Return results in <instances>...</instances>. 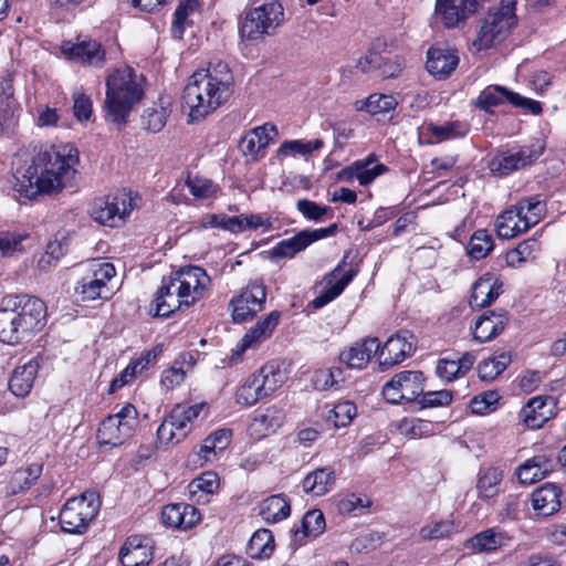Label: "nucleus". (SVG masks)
<instances>
[{"label":"nucleus","instance_id":"obj_10","mask_svg":"<svg viewBox=\"0 0 566 566\" xmlns=\"http://www.w3.org/2000/svg\"><path fill=\"white\" fill-rule=\"evenodd\" d=\"M284 21V10L277 1H269L244 12L239 24L243 42L254 43L271 35Z\"/></svg>","mask_w":566,"mask_h":566},{"label":"nucleus","instance_id":"obj_28","mask_svg":"<svg viewBox=\"0 0 566 566\" xmlns=\"http://www.w3.org/2000/svg\"><path fill=\"white\" fill-rule=\"evenodd\" d=\"M501 293V280L495 274L485 273L473 284L470 305L483 308L492 304Z\"/></svg>","mask_w":566,"mask_h":566},{"label":"nucleus","instance_id":"obj_40","mask_svg":"<svg viewBox=\"0 0 566 566\" xmlns=\"http://www.w3.org/2000/svg\"><path fill=\"white\" fill-rule=\"evenodd\" d=\"M475 356L471 353L463 354L459 359H439L436 373L441 380L453 381L464 376L473 366Z\"/></svg>","mask_w":566,"mask_h":566},{"label":"nucleus","instance_id":"obj_50","mask_svg":"<svg viewBox=\"0 0 566 566\" xmlns=\"http://www.w3.org/2000/svg\"><path fill=\"white\" fill-rule=\"evenodd\" d=\"M439 429L437 423L417 418H405L398 424L401 434L411 439H420L434 434Z\"/></svg>","mask_w":566,"mask_h":566},{"label":"nucleus","instance_id":"obj_49","mask_svg":"<svg viewBox=\"0 0 566 566\" xmlns=\"http://www.w3.org/2000/svg\"><path fill=\"white\" fill-rule=\"evenodd\" d=\"M324 142L319 138L313 140H286L281 144L277 149V159L284 160L285 158L296 156H307L314 150H318L323 147Z\"/></svg>","mask_w":566,"mask_h":566},{"label":"nucleus","instance_id":"obj_12","mask_svg":"<svg viewBox=\"0 0 566 566\" xmlns=\"http://www.w3.org/2000/svg\"><path fill=\"white\" fill-rule=\"evenodd\" d=\"M138 426V412L134 405L125 403L117 412L106 417L99 424V444L116 447L129 439Z\"/></svg>","mask_w":566,"mask_h":566},{"label":"nucleus","instance_id":"obj_57","mask_svg":"<svg viewBox=\"0 0 566 566\" xmlns=\"http://www.w3.org/2000/svg\"><path fill=\"white\" fill-rule=\"evenodd\" d=\"M186 186L195 198L201 200L213 198L219 191L218 185L199 175H188Z\"/></svg>","mask_w":566,"mask_h":566},{"label":"nucleus","instance_id":"obj_32","mask_svg":"<svg viewBox=\"0 0 566 566\" xmlns=\"http://www.w3.org/2000/svg\"><path fill=\"white\" fill-rule=\"evenodd\" d=\"M40 366V360L32 358L14 368L9 380V389L15 397L23 398L30 394Z\"/></svg>","mask_w":566,"mask_h":566},{"label":"nucleus","instance_id":"obj_48","mask_svg":"<svg viewBox=\"0 0 566 566\" xmlns=\"http://www.w3.org/2000/svg\"><path fill=\"white\" fill-rule=\"evenodd\" d=\"M511 90L500 85L486 86L476 97L475 106L488 113H493V108L507 102L510 104Z\"/></svg>","mask_w":566,"mask_h":566},{"label":"nucleus","instance_id":"obj_23","mask_svg":"<svg viewBox=\"0 0 566 566\" xmlns=\"http://www.w3.org/2000/svg\"><path fill=\"white\" fill-rule=\"evenodd\" d=\"M154 542L147 536L133 535L123 544L119 560L123 566H147L154 558Z\"/></svg>","mask_w":566,"mask_h":566},{"label":"nucleus","instance_id":"obj_21","mask_svg":"<svg viewBox=\"0 0 566 566\" xmlns=\"http://www.w3.org/2000/svg\"><path fill=\"white\" fill-rule=\"evenodd\" d=\"M542 154V148L533 149L523 147L517 151H509L495 155L489 163V168L494 175L507 176L511 172L532 165Z\"/></svg>","mask_w":566,"mask_h":566},{"label":"nucleus","instance_id":"obj_34","mask_svg":"<svg viewBox=\"0 0 566 566\" xmlns=\"http://www.w3.org/2000/svg\"><path fill=\"white\" fill-rule=\"evenodd\" d=\"M42 473V464L31 463L17 469L10 475L6 486L0 491L4 496H14L29 490Z\"/></svg>","mask_w":566,"mask_h":566},{"label":"nucleus","instance_id":"obj_54","mask_svg":"<svg viewBox=\"0 0 566 566\" xmlns=\"http://www.w3.org/2000/svg\"><path fill=\"white\" fill-rule=\"evenodd\" d=\"M376 161L377 157L374 154L368 155L364 159L357 160V180L360 186H368L378 176L386 172L387 167Z\"/></svg>","mask_w":566,"mask_h":566},{"label":"nucleus","instance_id":"obj_8","mask_svg":"<svg viewBox=\"0 0 566 566\" xmlns=\"http://www.w3.org/2000/svg\"><path fill=\"white\" fill-rule=\"evenodd\" d=\"M83 274L74 291L82 302L107 301L115 294L116 269L104 259H92L82 265Z\"/></svg>","mask_w":566,"mask_h":566},{"label":"nucleus","instance_id":"obj_14","mask_svg":"<svg viewBox=\"0 0 566 566\" xmlns=\"http://www.w3.org/2000/svg\"><path fill=\"white\" fill-rule=\"evenodd\" d=\"M281 313L272 311L260 318L252 327H250L242 336L237 346L232 349L229 357L230 365H237L242 360L243 354L248 349H255L266 339H269L276 328Z\"/></svg>","mask_w":566,"mask_h":566},{"label":"nucleus","instance_id":"obj_26","mask_svg":"<svg viewBox=\"0 0 566 566\" xmlns=\"http://www.w3.org/2000/svg\"><path fill=\"white\" fill-rule=\"evenodd\" d=\"M511 539L507 532L499 527H491L476 533L465 542L464 546L474 554H489L507 546Z\"/></svg>","mask_w":566,"mask_h":566},{"label":"nucleus","instance_id":"obj_46","mask_svg":"<svg viewBox=\"0 0 566 566\" xmlns=\"http://www.w3.org/2000/svg\"><path fill=\"white\" fill-rule=\"evenodd\" d=\"M291 513L287 500L281 495H272L260 504L259 514L266 523H276L286 518Z\"/></svg>","mask_w":566,"mask_h":566},{"label":"nucleus","instance_id":"obj_31","mask_svg":"<svg viewBox=\"0 0 566 566\" xmlns=\"http://www.w3.org/2000/svg\"><path fill=\"white\" fill-rule=\"evenodd\" d=\"M562 490L554 483H545L531 494L533 510L538 516H549L560 507Z\"/></svg>","mask_w":566,"mask_h":566},{"label":"nucleus","instance_id":"obj_43","mask_svg":"<svg viewBox=\"0 0 566 566\" xmlns=\"http://www.w3.org/2000/svg\"><path fill=\"white\" fill-rule=\"evenodd\" d=\"M426 129L434 138L436 143H441L464 137L470 130V125L467 122L457 119L442 124L430 123L426 126Z\"/></svg>","mask_w":566,"mask_h":566},{"label":"nucleus","instance_id":"obj_19","mask_svg":"<svg viewBox=\"0 0 566 566\" xmlns=\"http://www.w3.org/2000/svg\"><path fill=\"white\" fill-rule=\"evenodd\" d=\"M416 348V338L409 331H399L390 336L378 350L379 365L392 367L409 357Z\"/></svg>","mask_w":566,"mask_h":566},{"label":"nucleus","instance_id":"obj_16","mask_svg":"<svg viewBox=\"0 0 566 566\" xmlns=\"http://www.w3.org/2000/svg\"><path fill=\"white\" fill-rule=\"evenodd\" d=\"M61 51L69 61L82 66L102 69L106 64V49L95 39L85 38L76 42H64Z\"/></svg>","mask_w":566,"mask_h":566},{"label":"nucleus","instance_id":"obj_27","mask_svg":"<svg viewBox=\"0 0 566 566\" xmlns=\"http://www.w3.org/2000/svg\"><path fill=\"white\" fill-rule=\"evenodd\" d=\"M276 137V126L266 123L248 132L241 140V148L245 155L256 158Z\"/></svg>","mask_w":566,"mask_h":566},{"label":"nucleus","instance_id":"obj_62","mask_svg":"<svg viewBox=\"0 0 566 566\" xmlns=\"http://www.w3.org/2000/svg\"><path fill=\"white\" fill-rule=\"evenodd\" d=\"M357 408L350 401H340L329 410L327 421L332 422L335 428H344L348 426L356 416Z\"/></svg>","mask_w":566,"mask_h":566},{"label":"nucleus","instance_id":"obj_2","mask_svg":"<svg viewBox=\"0 0 566 566\" xmlns=\"http://www.w3.org/2000/svg\"><path fill=\"white\" fill-rule=\"evenodd\" d=\"M233 92V76L224 62L197 70L184 90L182 105L190 122H199L223 105Z\"/></svg>","mask_w":566,"mask_h":566},{"label":"nucleus","instance_id":"obj_35","mask_svg":"<svg viewBox=\"0 0 566 566\" xmlns=\"http://www.w3.org/2000/svg\"><path fill=\"white\" fill-rule=\"evenodd\" d=\"M507 323V317L503 313H484L472 327L473 339L479 343H485L503 332Z\"/></svg>","mask_w":566,"mask_h":566},{"label":"nucleus","instance_id":"obj_25","mask_svg":"<svg viewBox=\"0 0 566 566\" xmlns=\"http://www.w3.org/2000/svg\"><path fill=\"white\" fill-rule=\"evenodd\" d=\"M459 64L457 51L447 46H433L427 52V71L434 77L442 80L450 76Z\"/></svg>","mask_w":566,"mask_h":566},{"label":"nucleus","instance_id":"obj_61","mask_svg":"<svg viewBox=\"0 0 566 566\" xmlns=\"http://www.w3.org/2000/svg\"><path fill=\"white\" fill-rule=\"evenodd\" d=\"M29 234L20 232L0 231V256H12L23 251V241Z\"/></svg>","mask_w":566,"mask_h":566},{"label":"nucleus","instance_id":"obj_7","mask_svg":"<svg viewBox=\"0 0 566 566\" xmlns=\"http://www.w3.org/2000/svg\"><path fill=\"white\" fill-rule=\"evenodd\" d=\"M546 213V203L535 195L518 200L500 213L495 220V230L501 239H513L536 226Z\"/></svg>","mask_w":566,"mask_h":566},{"label":"nucleus","instance_id":"obj_29","mask_svg":"<svg viewBox=\"0 0 566 566\" xmlns=\"http://www.w3.org/2000/svg\"><path fill=\"white\" fill-rule=\"evenodd\" d=\"M355 275L356 271L353 269L344 272L340 265L336 266L326 277V287L324 292L312 301V306L314 308H321L334 301L352 282Z\"/></svg>","mask_w":566,"mask_h":566},{"label":"nucleus","instance_id":"obj_37","mask_svg":"<svg viewBox=\"0 0 566 566\" xmlns=\"http://www.w3.org/2000/svg\"><path fill=\"white\" fill-rule=\"evenodd\" d=\"M259 386L265 397L271 396L275 390L281 388L286 379V373L281 364L272 360L264 364L258 371L253 373Z\"/></svg>","mask_w":566,"mask_h":566},{"label":"nucleus","instance_id":"obj_63","mask_svg":"<svg viewBox=\"0 0 566 566\" xmlns=\"http://www.w3.org/2000/svg\"><path fill=\"white\" fill-rule=\"evenodd\" d=\"M19 105L15 99L0 101V129L11 133L18 123Z\"/></svg>","mask_w":566,"mask_h":566},{"label":"nucleus","instance_id":"obj_55","mask_svg":"<svg viewBox=\"0 0 566 566\" xmlns=\"http://www.w3.org/2000/svg\"><path fill=\"white\" fill-rule=\"evenodd\" d=\"M266 398L263 395L255 377L251 374L243 384L237 389L235 402L243 407L255 405L259 400Z\"/></svg>","mask_w":566,"mask_h":566},{"label":"nucleus","instance_id":"obj_38","mask_svg":"<svg viewBox=\"0 0 566 566\" xmlns=\"http://www.w3.org/2000/svg\"><path fill=\"white\" fill-rule=\"evenodd\" d=\"M504 473L495 467L482 468L476 479V495L480 500L488 501L501 492Z\"/></svg>","mask_w":566,"mask_h":566},{"label":"nucleus","instance_id":"obj_58","mask_svg":"<svg viewBox=\"0 0 566 566\" xmlns=\"http://www.w3.org/2000/svg\"><path fill=\"white\" fill-rule=\"evenodd\" d=\"M468 254L475 260L485 258L493 250V239L486 230L475 231L468 243Z\"/></svg>","mask_w":566,"mask_h":566},{"label":"nucleus","instance_id":"obj_17","mask_svg":"<svg viewBox=\"0 0 566 566\" xmlns=\"http://www.w3.org/2000/svg\"><path fill=\"white\" fill-rule=\"evenodd\" d=\"M266 300L265 286L260 282L250 283L230 305L232 307V318L235 323L245 322L264 307Z\"/></svg>","mask_w":566,"mask_h":566},{"label":"nucleus","instance_id":"obj_60","mask_svg":"<svg viewBox=\"0 0 566 566\" xmlns=\"http://www.w3.org/2000/svg\"><path fill=\"white\" fill-rule=\"evenodd\" d=\"M455 532L453 521H436L423 525L419 531V536L423 541L442 539L451 536Z\"/></svg>","mask_w":566,"mask_h":566},{"label":"nucleus","instance_id":"obj_64","mask_svg":"<svg viewBox=\"0 0 566 566\" xmlns=\"http://www.w3.org/2000/svg\"><path fill=\"white\" fill-rule=\"evenodd\" d=\"M371 505L369 497L363 494L347 493L337 502V510L340 514H350L358 510L368 509Z\"/></svg>","mask_w":566,"mask_h":566},{"label":"nucleus","instance_id":"obj_36","mask_svg":"<svg viewBox=\"0 0 566 566\" xmlns=\"http://www.w3.org/2000/svg\"><path fill=\"white\" fill-rule=\"evenodd\" d=\"M552 398H532L520 413L525 426L531 429L541 428L552 417Z\"/></svg>","mask_w":566,"mask_h":566},{"label":"nucleus","instance_id":"obj_20","mask_svg":"<svg viewBox=\"0 0 566 566\" xmlns=\"http://www.w3.org/2000/svg\"><path fill=\"white\" fill-rule=\"evenodd\" d=\"M336 230L333 224L328 228L303 230L292 238L277 242L272 249V256L277 259H292L296 253L305 250L311 243L332 235Z\"/></svg>","mask_w":566,"mask_h":566},{"label":"nucleus","instance_id":"obj_45","mask_svg":"<svg viewBox=\"0 0 566 566\" xmlns=\"http://www.w3.org/2000/svg\"><path fill=\"white\" fill-rule=\"evenodd\" d=\"M397 101L392 95L370 94L367 98L356 101L354 107L356 111H365L370 115H385L395 111Z\"/></svg>","mask_w":566,"mask_h":566},{"label":"nucleus","instance_id":"obj_9","mask_svg":"<svg viewBox=\"0 0 566 566\" xmlns=\"http://www.w3.org/2000/svg\"><path fill=\"white\" fill-rule=\"evenodd\" d=\"M209 413L210 406L205 401L175 406L157 430L158 440L165 444L184 440Z\"/></svg>","mask_w":566,"mask_h":566},{"label":"nucleus","instance_id":"obj_24","mask_svg":"<svg viewBox=\"0 0 566 566\" xmlns=\"http://www.w3.org/2000/svg\"><path fill=\"white\" fill-rule=\"evenodd\" d=\"M285 421L283 408L272 405L258 409L249 424L250 436L255 439L265 438L275 433Z\"/></svg>","mask_w":566,"mask_h":566},{"label":"nucleus","instance_id":"obj_44","mask_svg":"<svg viewBox=\"0 0 566 566\" xmlns=\"http://www.w3.org/2000/svg\"><path fill=\"white\" fill-rule=\"evenodd\" d=\"M549 461L545 455H535L518 467L516 475L523 484H533L546 476Z\"/></svg>","mask_w":566,"mask_h":566},{"label":"nucleus","instance_id":"obj_6","mask_svg":"<svg viewBox=\"0 0 566 566\" xmlns=\"http://www.w3.org/2000/svg\"><path fill=\"white\" fill-rule=\"evenodd\" d=\"M515 0H502L479 20L471 48L484 51L501 44L517 24Z\"/></svg>","mask_w":566,"mask_h":566},{"label":"nucleus","instance_id":"obj_5","mask_svg":"<svg viewBox=\"0 0 566 566\" xmlns=\"http://www.w3.org/2000/svg\"><path fill=\"white\" fill-rule=\"evenodd\" d=\"M144 76L125 66L115 70L106 78L104 108L107 122L122 126L132 109L144 96Z\"/></svg>","mask_w":566,"mask_h":566},{"label":"nucleus","instance_id":"obj_22","mask_svg":"<svg viewBox=\"0 0 566 566\" xmlns=\"http://www.w3.org/2000/svg\"><path fill=\"white\" fill-rule=\"evenodd\" d=\"M232 431L218 429L209 434L198 450L191 452L188 462L193 467H203L208 462L217 460L218 454L226 450L231 441Z\"/></svg>","mask_w":566,"mask_h":566},{"label":"nucleus","instance_id":"obj_39","mask_svg":"<svg viewBox=\"0 0 566 566\" xmlns=\"http://www.w3.org/2000/svg\"><path fill=\"white\" fill-rule=\"evenodd\" d=\"M199 0H180L175 9L170 32L175 39H182L185 31L193 24L199 12Z\"/></svg>","mask_w":566,"mask_h":566},{"label":"nucleus","instance_id":"obj_42","mask_svg":"<svg viewBox=\"0 0 566 566\" xmlns=\"http://www.w3.org/2000/svg\"><path fill=\"white\" fill-rule=\"evenodd\" d=\"M156 357L157 354L149 350L140 358L132 361L117 377L112 380L108 392L113 394L125 385L132 382L137 375L142 374L149 364L156 360Z\"/></svg>","mask_w":566,"mask_h":566},{"label":"nucleus","instance_id":"obj_56","mask_svg":"<svg viewBox=\"0 0 566 566\" xmlns=\"http://www.w3.org/2000/svg\"><path fill=\"white\" fill-rule=\"evenodd\" d=\"M170 115V109L163 103L154 105L144 111L142 116V125L145 129L157 133L166 125V120Z\"/></svg>","mask_w":566,"mask_h":566},{"label":"nucleus","instance_id":"obj_52","mask_svg":"<svg viewBox=\"0 0 566 566\" xmlns=\"http://www.w3.org/2000/svg\"><path fill=\"white\" fill-rule=\"evenodd\" d=\"M511 361L509 353H500L479 363L478 375L482 380L492 381L505 370Z\"/></svg>","mask_w":566,"mask_h":566},{"label":"nucleus","instance_id":"obj_1","mask_svg":"<svg viewBox=\"0 0 566 566\" xmlns=\"http://www.w3.org/2000/svg\"><path fill=\"white\" fill-rule=\"evenodd\" d=\"M80 164L77 148L70 143L53 144L40 149L31 159L15 190L25 198L56 195L69 187Z\"/></svg>","mask_w":566,"mask_h":566},{"label":"nucleus","instance_id":"obj_15","mask_svg":"<svg viewBox=\"0 0 566 566\" xmlns=\"http://www.w3.org/2000/svg\"><path fill=\"white\" fill-rule=\"evenodd\" d=\"M423 375L419 370L396 374L382 387V396L390 403L412 401L423 392Z\"/></svg>","mask_w":566,"mask_h":566},{"label":"nucleus","instance_id":"obj_18","mask_svg":"<svg viewBox=\"0 0 566 566\" xmlns=\"http://www.w3.org/2000/svg\"><path fill=\"white\" fill-rule=\"evenodd\" d=\"M483 0H436V15L448 29L463 25L482 6Z\"/></svg>","mask_w":566,"mask_h":566},{"label":"nucleus","instance_id":"obj_13","mask_svg":"<svg viewBox=\"0 0 566 566\" xmlns=\"http://www.w3.org/2000/svg\"><path fill=\"white\" fill-rule=\"evenodd\" d=\"M133 210V199L124 191L97 198L93 201L90 214L102 226L118 227Z\"/></svg>","mask_w":566,"mask_h":566},{"label":"nucleus","instance_id":"obj_59","mask_svg":"<svg viewBox=\"0 0 566 566\" xmlns=\"http://www.w3.org/2000/svg\"><path fill=\"white\" fill-rule=\"evenodd\" d=\"M324 514L319 510L308 511L302 520V530L295 532V537L298 539L302 533L303 537H317L325 531Z\"/></svg>","mask_w":566,"mask_h":566},{"label":"nucleus","instance_id":"obj_4","mask_svg":"<svg viewBox=\"0 0 566 566\" xmlns=\"http://www.w3.org/2000/svg\"><path fill=\"white\" fill-rule=\"evenodd\" d=\"M45 319V305L34 296L8 295L0 306V342L14 345L40 329Z\"/></svg>","mask_w":566,"mask_h":566},{"label":"nucleus","instance_id":"obj_51","mask_svg":"<svg viewBox=\"0 0 566 566\" xmlns=\"http://www.w3.org/2000/svg\"><path fill=\"white\" fill-rule=\"evenodd\" d=\"M247 551L252 558L270 557L274 551V538L271 531L265 528L256 531L251 536Z\"/></svg>","mask_w":566,"mask_h":566},{"label":"nucleus","instance_id":"obj_30","mask_svg":"<svg viewBox=\"0 0 566 566\" xmlns=\"http://www.w3.org/2000/svg\"><path fill=\"white\" fill-rule=\"evenodd\" d=\"M378 338H366L343 350L339 355V360L348 368L361 369L369 363L370 358L378 353Z\"/></svg>","mask_w":566,"mask_h":566},{"label":"nucleus","instance_id":"obj_41","mask_svg":"<svg viewBox=\"0 0 566 566\" xmlns=\"http://www.w3.org/2000/svg\"><path fill=\"white\" fill-rule=\"evenodd\" d=\"M335 480V471L332 468H319L304 478L303 490L315 496H322L333 489Z\"/></svg>","mask_w":566,"mask_h":566},{"label":"nucleus","instance_id":"obj_3","mask_svg":"<svg viewBox=\"0 0 566 566\" xmlns=\"http://www.w3.org/2000/svg\"><path fill=\"white\" fill-rule=\"evenodd\" d=\"M210 276L196 265L185 266L161 281L154 300L155 315L167 317L182 306H191L203 298Z\"/></svg>","mask_w":566,"mask_h":566},{"label":"nucleus","instance_id":"obj_53","mask_svg":"<svg viewBox=\"0 0 566 566\" xmlns=\"http://www.w3.org/2000/svg\"><path fill=\"white\" fill-rule=\"evenodd\" d=\"M538 251L539 244L537 240H525L506 253V264L512 268H518L523 263L534 260Z\"/></svg>","mask_w":566,"mask_h":566},{"label":"nucleus","instance_id":"obj_33","mask_svg":"<svg viewBox=\"0 0 566 566\" xmlns=\"http://www.w3.org/2000/svg\"><path fill=\"white\" fill-rule=\"evenodd\" d=\"M161 518L168 526L188 530L200 521L201 515L193 505L169 504L163 509Z\"/></svg>","mask_w":566,"mask_h":566},{"label":"nucleus","instance_id":"obj_11","mask_svg":"<svg viewBox=\"0 0 566 566\" xmlns=\"http://www.w3.org/2000/svg\"><path fill=\"white\" fill-rule=\"evenodd\" d=\"M101 503L95 491L83 492L78 497L70 499L60 513V524L64 532L81 534L98 513Z\"/></svg>","mask_w":566,"mask_h":566},{"label":"nucleus","instance_id":"obj_47","mask_svg":"<svg viewBox=\"0 0 566 566\" xmlns=\"http://www.w3.org/2000/svg\"><path fill=\"white\" fill-rule=\"evenodd\" d=\"M219 488V478L212 471H207L200 476L193 479L189 485V494L193 501L206 502L208 496L213 494Z\"/></svg>","mask_w":566,"mask_h":566}]
</instances>
